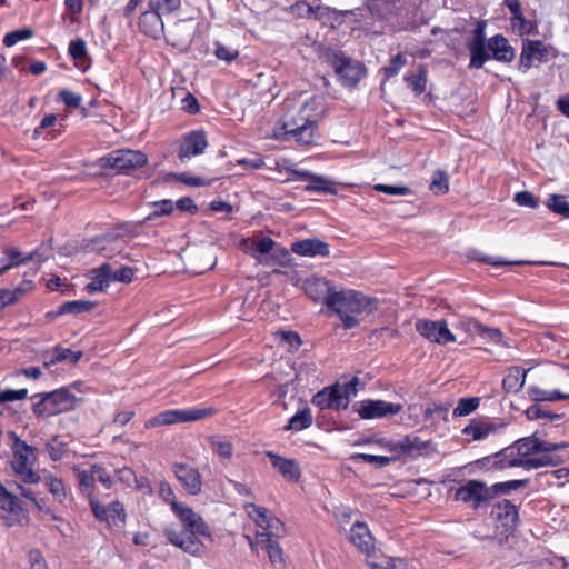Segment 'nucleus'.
I'll return each mask as SVG.
<instances>
[{"label":"nucleus","instance_id":"obj_1","mask_svg":"<svg viewBox=\"0 0 569 569\" xmlns=\"http://www.w3.org/2000/svg\"><path fill=\"white\" fill-rule=\"evenodd\" d=\"M159 496L170 505L171 510L182 523L180 531L173 528L164 529L163 533L168 541L191 556H201L206 547L200 537L212 539L210 528L204 519L190 507L179 503L176 500L173 489L168 482H161Z\"/></svg>","mask_w":569,"mask_h":569},{"label":"nucleus","instance_id":"obj_2","mask_svg":"<svg viewBox=\"0 0 569 569\" xmlns=\"http://www.w3.org/2000/svg\"><path fill=\"white\" fill-rule=\"evenodd\" d=\"M378 300L353 289L340 288L329 297L327 309L341 320L347 330L359 326V316H369L377 309Z\"/></svg>","mask_w":569,"mask_h":569},{"label":"nucleus","instance_id":"obj_3","mask_svg":"<svg viewBox=\"0 0 569 569\" xmlns=\"http://www.w3.org/2000/svg\"><path fill=\"white\" fill-rule=\"evenodd\" d=\"M11 440V468L24 483H38L40 476L33 471L37 461L36 448L22 440L16 431H9Z\"/></svg>","mask_w":569,"mask_h":569},{"label":"nucleus","instance_id":"obj_4","mask_svg":"<svg viewBox=\"0 0 569 569\" xmlns=\"http://www.w3.org/2000/svg\"><path fill=\"white\" fill-rule=\"evenodd\" d=\"M31 399H38L32 406V412L38 418H48L70 411L77 402L76 396L68 388L36 393Z\"/></svg>","mask_w":569,"mask_h":569},{"label":"nucleus","instance_id":"obj_5","mask_svg":"<svg viewBox=\"0 0 569 569\" xmlns=\"http://www.w3.org/2000/svg\"><path fill=\"white\" fill-rule=\"evenodd\" d=\"M214 407H192L186 409H169L159 412L144 422L147 429L173 423L193 422L207 419L217 413Z\"/></svg>","mask_w":569,"mask_h":569},{"label":"nucleus","instance_id":"obj_6","mask_svg":"<svg viewBox=\"0 0 569 569\" xmlns=\"http://www.w3.org/2000/svg\"><path fill=\"white\" fill-rule=\"evenodd\" d=\"M307 108L308 104L306 103L296 114H287L282 122L284 134L305 146L313 142L317 129V121L305 114Z\"/></svg>","mask_w":569,"mask_h":569},{"label":"nucleus","instance_id":"obj_7","mask_svg":"<svg viewBox=\"0 0 569 569\" xmlns=\"http://www.w3.org/2000/svg\"><path fill=\"white\" fill-rule=\"evenodd\" d=\"M149 11L140 16V29L152 37H156L163 29L162 16L177 11L181 6V0H148Z\"/></svg>","mask_w":569,"mask_h":569},{"label":"nucleus","instance_id":"obj_8","mask_svg":"<svg viewBox=\"0 0 569 569\" xmlns=\"http://www.w3.org/2000/svg\"><path fill=\"white\" fill-rule=\"evenodd\" d=\"M492 498V489L483 481L471 479L453 490V500L469 505L473 509L481 508Z\"/></svg>","mask_w":569,"mask_h":569},{"label":"nucleus","instance_id":"obj_9","mask_svg":"<svg viewBox=\"0 0 569 569\" xmlns=\"http://www.w3.org/2000/svg\"><path fill=\"white\" fill-rule=\"evenodd\" d=\"M486 20H478L476 28L472 30L471 37L467 40L466 47L470 53L469 69H481L487 61L491 59L487 50L486 42Z\"/></svg>","mask_w":569,"mask_h":569},{"label":"nucleus","instance_id":"obj_10","mask_svg":"<svg viewBox=\"0 0 569 569\" xmlns=\"http://www.w3.org/2000/svg\"><path fill=\"white\" fill-rule=\"evenodd\" d=\"M352 409L361 419L371 420L396 416L402 411V405L380 399H366L355 402Z\"/></svg>","mask_w":569,"mask_h":569},{"label":"nucleus","instance_id":"obj_11","mask_svg":"<svg viewBox=\"0 0 569 569\" xmlns=\"http://www.w3.org/2000/svg\"><path fill=\"white\" fill-rule=\"evenodd\" d=\"M331 66L345 87H355L365 76L362 64L351 60L342 52H335L331 56Z\"/></svg>","mask_w":569,"mask_h":569},{"label":"nucleus","instance_id":"obj_12","mask_svg":"<svg viewBox=\"0 0 569 569\" xmlns=\"http://www.w3.org/2000/svg\"><path fill=\"white\" fill-rule=\"evenodd\" d=\"M416 331L430 342L438 345H447L457 341V337L452 333L446 320H426L420 319L415 325Z\"/></svg>","mask_w":569,"mask_h":569},{"label":"nucleus","instance_id":"obj_13","mask_svg":"<svg viewBox=\"0 0 569 569\" xmlns=\"http://www.w3.org/2000/svg\"><path fill=\"white\" fill-rule=\"evenodd\" d=\"M147 162L148 158L143 152L130 149L113 151L108 158L110 168L120 173H129L131 170L143 167Z\"/></svg>","mask_w":569,"mask_h":569},{"label":"nucleus","instance_id":"obj_14","mask_svg":"<svg viewBox=\"0 0 569 569\" xmlns=\"http://www.w3.org/2000/svg\"><path fill=\"white\" fill-rule=\"evenodd\" d=\"M566 443H547L538 440L537 438H523L515 443V453L517 458L531 459L529 456L541 451H555L566 448ZM546 465L552 463L551 459L547 456L542 457Z\"/></svg>","mask_w":569,"mask_h":569},{"label":"nucleus","instance_id":"obj_15","mask_svg":"<svg viewBox=\"0 0 569 569\" xmlns=\"http://www.w3.org/2000/svg\"><path fill=\"white\" fill-rule=\"evenodd\" d=\"M488 460L490 458H487ZM492 466L497 469H506L511 467H522L527 470L537 469L539 467L545 466L546 461L543 459H522L517 458L515 453V448H506L498 453H496L492 458Z\"/></svg>","mask_w":569,"mask_h":569},{"label":"nucleus","instance_id":"obj_16","mask_svg":"<svg viewBox=\"0 0 569 569\" xmlns=\"http://www.w3.org/2000/svg\"><path fill=\"white\" fill-rule=\"evenodd\" d=\"M292 180L307 181L305 190L308 192L337 194L335 183L323 176L315 174L308 170H292Z\"/></svg>","mask_w":569,"mask_h":569},{"label":"nucleus","instance_id":"obj_17","mask_svg":"<svg viewBox=\"0 0 569 569\" xmlns=\"http://www.w3.org/2000/svg\"><path fill=\"white\" fill-rule=\"evenodd\" d=\"M208 147L206 133L202 130H194L183 136L178 158L181 161L202 154Z\"/></svg>","mask_w":569,"mask_h":569},{"label":"nucleus","instance_id":"obj_18","mask_svg":"<svg viewBox=\"0 0 569 569\" xmlns=\"http://www.w3.org/2000/svg\"><path fill=\"white\" fill-rule=\"evenodd\" d=\"M172 471L182 487L192 496L199 495L202 490V477L199 470L187 463H174Z\"/></svg>","mask_w":569,"mask_h":569},{"label":"nucleus","instance_id":"obj_19","mask_svg":"<svg viewBox=\"0 0 569 569\" xmlns=\"http://www.w3.org/2000/svg\"><path fill=\"white\" fill-rule=\"evenodd\" d=\"M491 516L505 528L506 531H512L519 520L517 507L507 499L497 502L492 507Z\"/></svg>","mask_w":569,"mask_h":569},{"label":"nucleus","instance_id":"obj_20","mask_svg":"<svg viewBox=\"0 0 569 569\" xmlns=\"http://www.w3.org/2000/svg\"><path fill=\"white\" fill-rule=\"evenodd\" d=\"M547 49L540 40H525L519 59V70L526 73L531 67L533 59L545 61Z\"/></svg>","mask_w":569,"mask_h":569},{"label":"nucleus","instance_id":"obj_21","mask_svg":"<svg viewBox=\"0 0 569 569\" xmlns=\"http://www.w3.org/2000/svg\"><path fill=\"white\" fill-rule=\"evenodd\" d=\"M306 295L313 301H321L326 307L329 297L336 291L329 281L323 278H308L303 282Z\"/></svg>","mask_w":569,"mask_h":569},{"label":"nucleus","instance_id":"obj_22","mask_svg":"<svg viewBox=\"0 0 569 569\" xmlns=\"http://www.w3.org/2000/svg\"><path fill=\"white\" fill-rule=\"evenodd\" d=\"M266 455L270 459L272 467L276 468L284 479L291 482H297L300 479V467L295 459L281 457L273 451H267Z\"/></svg>","mask_w":569,"mask_h":569},{"label":"nucleus","instance_id":"obj_23","mask_svg":"<svg viewBox=\"0 0 569 569\" xmlns=\"http://www.w3.org/2000/svg\"><path fill=\"white\" fill-rule=\"evenodd\" d=\"M351 543L362 553L369 556L373 551V537L365 522L357 521L350 529Z\"/></svg>","mask_w":569,"mask_h":569},{"label":"nucleus","instance_id":"obj_24","mask_svg":"<svg viewBox=\"0 0 569 569\" xmlns=\"http://www.w3.org/2000/svg\"><path fill=\"white\" fill-rule=\"evenodd\" d=\"M402 0H366L365 6L376 20H388L398 13Z\"/></svg>","mask_w":569,"mask_h":569},{"label":"nucleus","instance_id":"obj_25","mask_svg":"<svg viewBox=\"0 0 569 569\" xmlns=\"http://www.w3.org/2000/svg\"><path fill=\"white\" fill-rule=\"evenodd\" d=\"M291 251L303 257H328L329 244L317 238L296 241L291 244Z\"/></svg>","mask_w":569,"mask_h":569},{"label":"nucleus","instance_id":"obj_26","mask_svg":"<svg viewBox=\"0 0 569 569\" xmlns=\"http://www.w3.org/2000/svg\"><path fill=\"white\" fill-rule=\"evenodd\" d=\"M488 52L491 59L500 62H511L515 58V50L509 44L506 37L502 34H495L488 40Z\"/></svg>","mask_w":569,"mask_h":569},{"label":"nucleus","instance_id":"obj_27","mask_svg":"<svg viewBox=\"0 0 569 569\" xmlns=\"http://www.w3.org/2000/svg\"><path fill=\"white\" fill-rule=\"evenodd\" d=\"M430 446V441H422L416 435H407L395 443L393 449L400 453L422 455Z\"/></svg>","mask_w":569,"mask_h":569},{"label":"nucleus","instance_id":"obj_28","mask_svg":"<svg viewBox=\"0 0 569 569\" xmlns=\"http://www.w3.org/2000/svg\"><path fill=\"white\" fill-rule=\"evenodd\" d=\"M527 371L521 367H512L502 380V388L506 392L517 393L526 381Z\"/></svg>","mask_w":569,"mask_h":569},{"label":"nucleus","instance_id":"obj_29","mask_svg":"<svg viewBox=\"0 0 569 569\" xmlns=\"http://www.w3.org/2000/svg\"><path fill=\"white\" fill-rule=\"evenodd\" d=\"M257 539L264 546L272 565H284L282 549L278 541L270 537V533H257Z\"/></svg>","mask_w":569,"mask_h":569},{"label":"nucleus","instance_id":"obj_30","mask_svg":"<svg viewBox=\"0 0 569 569\" xmlns=\"http://www.w3.org/2000/svg\"><path fill=\"white\" fill-rule=\"evenodd\" d=\"M528 396L535 402L569 399V393H563L559 390L547 391L536 386L528 388Z\"/></svg>","mask_w":569,"mask_h":569},{"label":"nucleus","instance_id":"obj_31","mask_svg":"<svg viewBox=\"0 0 569 569\" xmlns=\"http://www.w3.org/2000/svg\"><path fill=\"white\" fill-rule=\"evenodd\" d=\"M276 242L270 237H263L261 238L257 244L256 250L260 254H268L271 253L272 260H279L281 258L286 259L289 256V252L284 248H277L274 251Z\"/></svg>","mask_w":569,"mask_h":569},{"label":"nucleus","instance_id":"obj_32","mask_svg":"<svg viewBox=\"0 0 569 569\" xmlns=\"http://www.w3.org/2000/svg\"><path fill=\"white\" fill-rule=\"evenodd\" d=\"M312 425V415L309 408H303L295 413L290 419L284 430L301 431Z\"/></svg>","mask_w":569,"mask_h":569},{"label":"nucleus","instance_id":"obj_33","mask_svg":"<svg viewBox=\"0 0 569 569\" xmlns=\"http://www.w3.org/2000/svg\"><path fill=\"white\" fill-rule=\"evenodd\" d=\"M4 254L8 256L10 261L14 263V267H18L20 264H26L30 261H43L46 258L40 254V250L36 249L32 252H30L27 256H23V253L16 249V248H6Z\"/></svg>","mask_w":569,"mask_h":569},{"label":"nucleus","instance_id":"obj_34","mask_svg":"<svg viewBox=\"0 0 569 569\" xmlns=\"http://www.w3.org/2000/svg\"><path fill=\"white\" fill-rule=\"evenodd\" d=\"M493 430V426L489 422L472 420L462 429V433L470 436L473 440H482Z\"/></svg>","mask_w":569,"mask_h":569},{"label":"nucleus","instance_id":"obj_35","mask_svg":"<svg viewBox=\"0 0 569 569\" xmlns=\"http://www.w3.org/2000/svg\"><path fill=\"white\" fill-rule=\"evenodd\" d=\"M0 508L11 515H18L22 508L20 500L0 482Z\"/></svg>","mask_w":569,"mask_h":569},{"label":"nucleus","instance_id":"obj_36","mask_svg":"<svg viewBox=\"0 0 569 569\" xmlns=\"http://www.w3.org/2000/svg\"><path fill=\"white\" fill-rule=\"evenodd\" d=\"M405 82L416 94L420 96L423 93L427 84L426 68L423 66H419V72L405 76Z\"/></svg>","mask_w":569,"mask_h":569},{"label":"nucleus","instance_id":"obj_37","mask_svg":"<svg viewBox=\"0 0 569 569\" xmlns=\"http://www.w3.org/2000/svg\"><path fill=\"white\" fill-rule=\"evenodd\" d=\"M109 526L123 527L126 523V510L122 502L114 500L108 505Z\"/></svg>","mask_w":569,"mask_h":569},{"label":"nucleus","instance_id":"obj_38","mask_svg":"<svg viewBox=\"0 0 569 569\" xmlns=\"http://www.w3.org/2000/svg\"><path fill=\"white\" fill-rule=\"evenodd\" d=\"M74 473H76L77 479H78L80 491L83 495H86L89 498H91L92 493H93L94 480H96L92 467L90 468L89 471L80 470V469H74Z\"/></svg>","mask_w":569,"mask_h":569},{"label":"nucleus","instance_id":"obj_39","mask_svg":"<svg viewBox=\"0 0 569 569\" xmlns=\"http://www.w3.org/2000/svg\"><path fill=\"white\" fill-rule=\"evenodd\" d=\"M547 208L563 218H569V201L566 196L562 194H550L547 203Z\"/></svg>","mask_w":569,"mask_h":569},{"label":"nucleus","instance_id":"obj_40","mask_svg":"<svg viewBox=\"0 0 569 569\" xmlns=\"http://www.w3.org/2000/svg\"><path fill=\"white\" fill-rule=\"evenodd\" d=\"M91 281L100 289V292L104 291L111 282V266L106 262L93 269Z\"/></svg>","mask_w":569,"mask_h":569},{"label":"nucleus","instance_id":"obj_41","mask_svg":"<svg viewBox=\"0 0 569 569\" xmlns=\"http://www.w3.org/2000/svg\"><path fill=\"white\" fill-rule=\"evenodd\" d=\"M529 483V479L509 480L505 482H497L490 487L492 489V498L498 495H508L512 490H518L526 487Z\"/></svg>","mask_w":569,"mask_h":569},{"label":"nucleus","instance_id":"obj_42","mask_svg":"<svg viewBox=\"0 0 569 569\" xmlns=\"http://www.w3.org/2000/svg\"><path fill=\"white\" fill-rule=\"evenodd\" d=\"M96 307V302L89 300H73L62 303L64 315H81L91 311Z\"/></svg>","mask_w":569,"mask_h":569},{"label":"nucleus","instance_id":"obj_43","mask_svg":"<svg viewBox=\"0 0 569 569\" xmlns=\"http://www.w3.org/2000/svg\"><path fill=\"white\" fill-rule=\"evenodd\" d=\"M246 510H247L248 515L257 523V526L261 527L262 529H264V527L268 523V520L272 516L267 508L257 506L254 503H248L246 506Z\"/></svg>","mask_w":569,"mask_h":569},{"label":"nucleus","instance_id":"obj_44","mask_svg":"<svg viewBox=\"0 0 569 569\" xmlns=\"http://www.w3.org/2000/svg\"><path fill=\"white\" fill-rule=\"evenodd\" d=\"M211 449L222 458H231L233 453V447L231 442L221 436H214L210 438Z\"/></svg>","mask_w":569,"mask_h":569},{"label":"nucleus","instance_id":"obj_45","mask_svg":"<svg viewBox=\"0 0 569 569\" xmlns=\"http://www.w3.org/2000/svg\"><path fill=\"white\" fill-rule=\"evenodd\" d=\"M480 405V398H460L457 407L453 409L455 417H465L473 412Z\"/></svg>","mask_w":569,"mask_h":569},{"label":"nucleus","instance_id":"obj_46","mask_svg":"<svg viewBox=\"0 0 569 569\" xmlns=\"http://www.w3.org/2000/svg\"><path fill=\"white\" fill-rule=\"evenodd\" d=\"M82 351H73L69 348L56 347L53 350L52 362L68 361L72 365L77 363L82 358Z\"/></svg>","mask_w":569,"mask_h":569},{"label":"nucleus","instance_id":"obj_47","mask_svg":"<svg viewBox=\"0 0 569 569\" xmlns=\"http://www.w3.org/2000/svg\"><path fill=\"white\" fill-rule=\"evenodd\" d=\"M450 407L451 405L448 402L429 405L423 411L425 420H433L439 418L443 421H447Z\"/></svg>","mask_w":569,"mask_h":569},{"label":"nucleus","instance_id":"obj_48","mask_svg":"<svg viewBox=\"0 0 569 569\" xmlns=\"http://www.w3.org/2000/svg\"><path fill=\"white\" fill-rule=\"evenodd\" d=\"M151 207L153 208V211L146 217V221H151L161 216H169L173 212L174 208L172 200L169 199L154 201L151 203Z\"/></svg>","mask_w":569,"mask_h":569},{"label":"nucleus","instance_id":"obj_49","mask_svg":"<svg viewBox=\"0 0 569 569\" xmlns=\"http://www.w3.org/2000/svg\"><path fill=\"white\" fill-rule=\"evenodd\" d=\"M24 293L26 289L22 287H17L13 290L0 288V311L14 305Z\"/></svg>","mask_w":569,"mask_h":569},{"label":"nucleus","instance_id":"obj_50","mask_svg":"<svg viewBox=\"0 0 569 569\" xmlns=\"http://www.w3.org/2000/svg\"><path fill=\"white\" fill-rule=\"evenodd\" d=\"M526 417L529 420L548 418L551 421H553V420L561 419L563 417V415L562 413H552L550 411L545 410L542 406H540L538 403H533L526 409Z\"/></svg>","mask_w":569,"mask_h":569},{"label":"nucleus","instance_id":"obj_51","mask_svg":"<svg viewBox=\"0 0 569 569\" xmlns=\"http://www.w3.org/2000/svg\"><path fill=\"white\" fill-rule=\"evenodd\" d=\"M68 52L78 66L83 62L88 57L87 43L83 39H76L69 43Z\"/></svg>","mask_w":569,"mask_h":569},{"label":"nucleus","instance_id":"obj_52","mask_svg":"<svg viewBox=\"0 0 569 569\" xmlns=\"http://www.w3.org/2000/svg\"><path fill=\"white\" fill-rule=\"evenodd\" d=\"M328 389L329 397L333 405V410L347 409L349 406V400L347 399L346 393H343V389L340 388L339 383H336Z\"/></svg>","mask_w":569,"mask_h":569},{"label":"nucleus","instance_id":"obj_53","mask_svg":"<svg viewBox=\"0 0 569 569\" xmlns=\"http://www.w3.org/2000/svg\"><path fill=\"white\" fill-rule=\"evenodd\" d=\"M469 258L472 259V260H476V261H480V262H483V263H487V264H491V266H511V264H521V263H523L522 261H507V260H503V259H500V258H496V257H491V256H486V254H483L482 252H480L478 250H472L469 253Z\"/></svg>","mask_w":569,"mask_h":569},{"label":"nucleus","instance_id":"obj_54","mask_svg":"<svg viewBox=\"0 0 569 569\" xmlns=\"http://www.w3.org/2000/svg\"><path fill=\"white\" fill-rule=\"evenodd\" d=\"M355 461H363L367 463L375 465L377 468H383L390 465L392 459L387 456H376V455H369V453H355L351 457Z\"/></svg>","mask_w":569,"mask_h":569},{"label":"nucleus","instance_id":"obj_55","mask_svg":"<svg viewBox=\"0 0 569 569\" xmlns=\"http://www.w3.org/2000/svg\"><path fill=\"white\" fill-rule=\"evenodd\" d=\"M33 36V31L30 28H22L11 32H8L3 38V44L6 47H12L19 41L30 39Z\"/></svg>","mask_w":569,"mask_h":569},{"label":"nucleus","instance_id":"obj_56","mask_svg":"<svg viewBox=\"0 0 569 569\" xmlns=\"http://www.w3.org/2000/svg\"><path fill=\"white\" fill-rule=\"evenodd\" d=\"M406 64V59L401 53L393 56L389 64L382 68L385 79H390L399 73L401 68Z\"/></svg>","mask_w":569,"mask_h":569},{"label":"nucleus","instance_id":"obj_57","mask_svg":"<svg viewBox=\"0 0 569 569\" xmlns=\"http://www.w3.org/2000/svg\"><path fill=\"white\" fill-rule=\"evenodd\" d=\"M214 56L217 57V59L230 63L239 57V51L237 49L227 47L217 41L214 42Z\"/></svg>","mask_w":569,"mask_h":569},{"label":"nucleus","instance_id":"obj_58","mask_svg":"<svg viewBox=\"0 0 569 569\" xmlns=\"http://www.w3.org/2000/svg\"><path fill=\"white\" fill-rule=\"evenodd\" d=\"M46 449L50 458L54 461L63 459L68 452L67 445L58 439H53L48 442Z\"/></svg>","mask_w":569,"mask_h":569},{"label":"nucleus","instance_id":"obj_59","mask_svg":"<svg viewBox=\"0 0 569 569\" xmlns=\"http://www.w3.org/2000/svg\"><path fill=\"white\" fill-rule=\"evenodd\" d=\"M430 190L435 193L445 194L449 190L448 176L443 171H436L430 183Z\"/></svg>","mask_w":569,"mask_h":569},{"label":"nucleus","instance_id":"obj_60","mask_svg":"<svg viewBox=\"0 0 569 569\" xmlns=\"http://www.w3.org/2000/svg\"><path fill=\"white\" fill-rule=\"evenodd\" d=\"M316 19L321 20L323 23L337 21L339 19V12L335 9H330L329 7H320L318 6L316 9L309 8Z\"/></svg>","mask_w":569,"mask_h":569},{"label":"nucleus","instance_id":"obj_61","mask_svg":"<svg viewBox=\"0 0 569 569\" xmlns=\"http://www.w3.org/2000/svg\"><path fill=\"white\" fill-rule=\"evenodd\" d=\"M46 486L48 490L53 495V497H56L59 501H62L66 498V489L61 479L48 477L46 478Z\"/></svg>","mask_w":569,"mask_h":569},{"label":"nucleus","instance_id":"obj_62","mask_svg":"<svg viewBox=\"0 0 569 569\" xmlns=\"http://www.w3.org/2000/svg\"><path fill=\"white\" fill-rule=\"evenodd\" d=\"M28 396V389H1L0 388V403L12 402L16 400H22Z\"/></svg>","mask_w":569,"mask_h":569},{"label":"nucleus","instance_id":"obj_63","mask_svg":"<svg viewBox=\"0 0 569 569\" xmlns=\"http://www.w3.org/2000/svg\"><path fill=\"white\" fill-rule=\"evenodd\" d=\"M515 202L518 206L536 209L539 204L538 198H536L529 191H520L515 194Z\"/></svg>","mask_w":569,"mask_h":569},{"label":"nucleus","instance_id":"obj_64","mask_svg":"<svg viewBox=\"0 0 569 569\" xmlns=\"http://www.w3.org/2000/svg\"><path fill=\"white\" fill-rule=\"evenodd\" d=\"M475 331L480 336L488 338L491 341H499L502 338V332L498 328H487L480 322H472Z\"/></svg>","mask_w":569,"mask_h":569}]
</instances>
